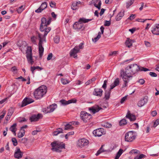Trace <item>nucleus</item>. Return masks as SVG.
Instances as JSON below:
<instances>
[{"instance_id": "obj_58", "label": "nucleus", "mask_w": 159, "mask_h": 159, "mask_svg": "<svg viewBox=\"0 0 159 159\" xmlns=\"http://www.w3.org/2000/svg\"><path fill=\"white\" fill-rule=\"evenodd\" d=\"M50 6L52 7H54L56 6V3L54 2H50Z\"/></svg>"}, {"instance_id": "obj_40", "label": "nucleus", "mask_w": 159, "mask_h": 159, "mask_svg": "<svg viewBox=\"0 0 159 159\" xmlns=\"http://www.w3.org/2000/svg\"><path fill=\"white\" fill-rule=\"evenodd\" d=\"M18 69L17 67L16 66H14L11 67V71L14 74H16L18 73Z\"/></svg>"}, {"instance_id": "obj_11", "label": "nucleus", "mask_w": 159, "mask_h": 159, "mask_svg": "<svg viewBox=\"0 0 159 159\" xmlns=\"http://www.w3.org/2000/svg\"><path fill=\"white\" fill-rule=\"evenodd\" d=\"M148 101V97L146 96L139 101L137 103V105L139 107H141L146 104Z\"/></svg>"}, {"instance_id": "obj_61", "label": "nucleus", "mask_w": 159, "mask_h": 159, "mask_svg": "<svg viewBox=\"0 0 159 159\" xmlns=\"http://www.w3.org/2000/svg\"><path fill=\"white\" fill-rule=\"evenodd\" d=\"M107 80H105L104 81L103 84V85L102 86V87L105 89L106 88V87H107Z\"/></svg>"}, {"instance_id": "obj_33", "label": "nucleus", "mask_w": 159, "mask_h": 159, "mask_svg": "<svg viewBox=\"0 0 159 159\" xmlns=\"http://www.w3.org/2000/svg\"><path fill=\"white\" fill-rule=\"evenodd\" d=\"M63 133V129H62L61 128H58L56 130L54 131L53 134V135L56 136L60 133Z\"/></svg>"}, {"instance_id": "obj_64", "label": "nucleus", "mask_w": 159, "mask_h": 159, "mask_svg": "<svg viewBox=\"0 0 159 159\" xmlns=\"http://www.w3.org/2000/svg\"><path fill=\"white\" fill-rule=\"evenodd\" d=\"M24 135L25 134L22 133L20 131L18 134V137L19 138H21L23 137Z\"/></svg>"}, {"instance_id": "obj_25", "label": "nucleus", "mask_w": 159, "mask_h": 159, "mask_svg": "<svg viewBox=\"0 0 159 159\" xmlns=\"http://www.w3.org/2000/svg\"><path fill=\"white\" fill-rule=\"evenodd\" d=\"M124 11L122 10L116 16V20L117 21L120 20L124 15Z\"/></svg>"}, {"instance_id": "obj_6", "label": "nucleus", "mask_w": 159, "mask_h": 159, "mask_svg": "<svg viewBox=\"0 0 159 159\" xmlns=\"http://www.w3.org/2000/svg\"><path fill=\"white\" fill-rule=\"evenodd\" d=\"M26 56L28 63L33 64L34 60L33 59L32 50L30 47H28L26 52Z\"/></svg>"}, {"instance_id": "obj_7", "label": "nucleus", "mask_w": 159, "mask_h": 159, "mask_svg": "<svg viewBox=\"0 0 159 159\" xmlns=\"http://www.w3.org/2000/svg\"><path fill=\"white\" fill-rule=\"evenodd\" d=\"M136 136L134 133L133 131H129L125 134V139L127 142H131L136 138Z\"/></svg>"}, {"instance_id": "obj_14", "label": "nucleus", "mask_w": 159, "mask_h": 159, "mask_svg": "<svg viewBox=\"0 0 159 159\" xmlns=\"http://www.w3.org/2000/svg\"><path fill=\"white\" fill-rule=\"evenodd\" d=\"M23 154V152H21L20 148H16L14 153V156L15 158L19 159L22 157Z\"/></svg>"}, {"instance_id": "obj_60", "label": "nucleus", "mask_w": 159, "mask_h": 159, "mask_svg": "<svg viewBox=\"0 0 159 159\" xmlns=\"http://www.w3.org/2000/svg\"><path fill=\"white\" fill-rule=\"evenodd\" d=\"M31 39L32 42L35 44L36 42V40L37 39V38L35 36H33L31 38Z\"/></svg>"}, {"instance_id": "obj_46", "label": "nucleus", "mask_w": 159, "mask_h": 159, "mask_svg": "<svg viewBox=\"0 0 159 159\" xmlns=\"http://www.w3.org/2000/svg\"><path fill=\"white\" fill-rule=\"evenodd\" d=\"M24 9V7L23 6H21L20 7L17 9V11L18 13H20Z\"/></svg>"}, {"instance_id": "obj_18", "label": "nucleus", "mask_w": 159, "mask_h": 159, "mask_svg": "<svg viewBox=\"0 0 159 159\" xmlns=\"http://www.w3.org/2000/svg\"><path fill=\"white\" fill-rule=\"evenodd\" d=\"M76 101V100L71 99L66 101L64 99H62L59 101V102L61 105L65 106L72 103H75Z\"/></svg>"}, {"instance_id": "obj_20", "label": "nucleus", "mask_w": 159, "mask_h": 159, "mask_svg": "<svg viewBox=\"0 0 159 159\" xmlns=\"http://www.w3.org/2000/svg\"><path fill=\"white\" fill-rule=\"evenodd\" d=\"M57 107V104L55 103H54L48 107L46 110L45 111V112L46 113H50L52 112Z\"/></svg>"}, {"instance_id": "obj_38", "label": "nucleus", "mask_w": 159, "mask_h": 159, "mask_svg": "<svg viewBox=\"0 0 159 159\" xmlns=\"http://www.w3.org/2000/svg\"><path fill=\"white\" fill-rule=\"evenodd\" d=\"M78 5L77 4V3L75 2H73L71 6V8L73 10H76L78 9Z\"/></svg>"}, {"instance_id": "obj_43", "label": "nucleus", "mask_w": 159, "mask_h": 159, "mask_svg": "<svg viewBox=\"0 0 159 159\" xmlns=\"http://www.w3.org/2000/svg\"><path fill=\"white\" fill-rule=\"evenodd\" d=\"M130 153L134 154H140V152L138 150L136 149H132L129 152Z\"/></svg>"}, {"instance_id": "obj_8", "label": "nucleus", "mask_w": 159, "mask_h": 159, "mask_svg": "<svg viewBox=\"0 0 159 159\" xmlns=\"http://www.w3.org/2000/svg\"><path fill=\"white\" fill-rule=\"evenodd\" d=\"M89 143L88 140L85 138H82L79 139L77 142V147L80 148L87 146Z\"/></svg>"}, {"instance_id": "obj_42", "label": "nucleus", "mask_w": 159, "mask_h": 159, "mask_svg": "<svg viewBox=\"0 0 159 159\" xmlns=\"http://www.w3.org/2000/svg\"><path fill=\"white\" fill-rule=\"evenodd\" d=\"M127 123L126 120L125 119H123L121 120L119 122V125L120 126L124 125Z\"/></svg>"}, {"instance_id": "obj_12", "label": "nucleus", "mask_w": 159, "mask_h": 159, "mask_svg": "<svg viewBox=\"0 0 159 159\" xmlns=\"http://www.w3.org/2000/svg\"><path fill=\"white\" fill-rule=\"evenodd\" d=\"M34 101L32 98L27 97L25 98L22 101L21 107H23L26 106L28 104L33 102Z\"/></svg>"}, {"instance_id": "obj_32", "label": "nucleus", "mask_w": 159, "mask_h": 159, "mask_svg": "<svg viewBox=\"0 0 159 159\" xmlns=\"http://www.w3.org/2000/svg\"><path fill=\"white\" fill-rule=\"evenodd\" d=\"M93 20V18L92 19H86L84 18H80L79 20V22L86 23L89 21H91Z\"/></svg>"}, {"instance_id": "obj_47", "label": "nucleus", "mask_w": 159, "mask_h": 159, "mask_svg": "<svg viewBox=\"0 0 159 159\" xmlns=\"http://www.w3.org/2000/svg\"><path fill=\"white\" fill-rule=\"evenodd\" d=\"M60 38L58 36H56L54 38V40L55 43H58L59 42Z\"/></svg>"}, {"instance_id": "obj_16", "label": "nucleus", "mask_w": 159, "mask_h": 159, "mask_svg": "<svg viewBox=\"0 0 159 159\" xmlns=\"http://www.w3.org/2000/svg\"><path fill=\"white\" fill-rule=\"evenodd\" d=\"M89 110L93 113V114H95L98 112L100 110L102 109V108L98 105H95L91 107H89Z\"/></svg>"}, {"instance_id": "obj_37", "label": "nucleus", "mask_w": 159, "mask_h": 159, "mask_svg": "<svg viewBox=\"0 0 159 159\" xmlns=\"http://www.w3.org/2000/svg\"><path fill=\"white\" fill-rule=\"evenodd\" d=\"M101 37V33L100 32H99L98 33V35L97 36L94 38V39H92L93 41L94 42H96L97 41H98Z\"/></svg>"}, {"instance_id": "obj_17", "label": "nucleus", "mask_w": 159, "mask_h": 159, "mask_svg": "<svg viewBox=\"0 0 159 159\" xmlns=\"http://www.w3.org/2000/svg\"><path fill=\"white\" fill-rule=\"evenodd\" d=\"M47 21L45 17H43L41 19V23L40 26V30L41 32L44 31V27H47L48 25L47 24Z\"/></svg>"}, {"instance_id": "obj_9", "label": "nucleus", "mask_w": 159, "mask_h": 159, "mask_svg": "<svg viewBox=\"0 0 159 159\" xmlns=\"http://www.w3.org/2000/svg\"><path fill=\"white\" fill-rule=\"evenodd\" d=\"M93 134L96 137H100L106 134V132L102 128H99L93 130Z\"/></svg>"}, {"instance_id": "obj_50", "label": "nucleus", "mask_w": 159, "mask_h": 159, "mask_svg": "<svg viewBox=\"0 0 159 159\" xmlns=\"http://www.w3.org/2000/svg\"><path fill=\"white\" fill-rule=\"evenodd\" d=\"M12 142L13 143V144L14 146H16L17 144V142L16 139L15 138H12L11 139Z\"/></svg>"}, {"instance_id": "obj_1", "label": "nucleus", "mask_w": 159, "mask_h": 159, "mask_svg": "<svg viewBox=\"0 0 159 159\" xmlns=\"http://www.w3.org/2000/svg\"><path fill=\"white\" fill-rule=\"evenodd\" d=\"M120 74V76L124 82V87L126 86V84L129 81V78H132V75H134L131 72V70L129 68V66L126 67L125 70L123 69L121 70Z\"/></svg>"}, {"instance_id": "obj_30", "label": "nucleus", "mask_w": 159, "mask_h": 159, "mask_svg": "<svg viewBox=\"0 0 159 159\" xmlns=\"http://www.w3.org/2000/svg\"><path fill=\"white\" fill-rule=\"evenodd\" d=\"M43 68L39 66H31L30 67V70L33 74H34V70H41L43 69Z\"/></svg>"}, {"instance_id": "obj_55", "label": "nucleus", "mask_w": 159, "mask_h": 159, "mask_svg": "<svg viewBox=\"0 0 159 159\" xmlns=\"http://www.w3.org/2000/svg\"><path fill=\"white\" fill-rule=\"evenodd\" d=\"M111 25V21H110L106 20L104 23V25L106 26H109Z\"/></svg>"}, {"instance_id": "obj_5", "label": "nucleus", "mask_w": 159, "mask_h": 159, "mask_svg": "<svg viewBox=\"0 0 159 159\" xmlns=\"http://www.w3.org/2000/svg\"><path fill=\"white\" fill-rule=\"evenodd\" d=\"M80 119L84 123L88 122L92 118V115L84 111H82L80 113Z\"/></svg>"}, {"instance_id": "obj_39", "label": "nucleus", "mask_w": 159, "mask_h": 159, "mask_svg": "<svg viewBox=\"0 0 159 159\" xmlns=\"http://www.w3.org/2000/svg\"><path fill=\"white\" fill-rule=\"evenodd\" d=\"M14 111V109L12 107L10 108L8 111L7 116H11Z\"/></svg>"}, {"instance_id": "obj_22", "label": "nucleus", "mask_w": 159, "mask_h": 159, "mask_svg": "<svg viewBox=\"0 0 159 159\" xmlns=\"http://www.w3.org/2000/svg\"><path fill=\"white\" fill-rule=\"evenodd\" d=\"M91 3H93L94 6L98 8V9H100L101 6V2L100 0H92L91 1Z\"/></svg>"}, {"instance_id": "obj_63", "label": "nucleus", "mask_w": 159, "mask_h": 159, "mask_svg": "<svg viewBox=\"0 0 159 159\" xmlns=\"http://www.w3.org/2000/svg\"><path fill=\"white\" fill-rule=\"evenodd\" d=\"M135 17V15L132 14L128 18V19H130V20H132L134 19Z\"/></svg>"}, {"instance_id": "obj_3", "label": "nucleus", "mask_w": 159, "mask_h": 159, "mask_svg": "<svg viewBox=\"0 0 159 159\" xmlns=\"http://www.w3.org/2000/svg\"><path fill=\"white\" fill-rule=\"evenodd\" d=\"M52 147L51 150L53 152H61L62 149L65 148V144L63 143L55 141L51 143Z\"/></svg>"}, {"instance_id": "obj_10", "label": "nucleus", "mask_w": 159, "mask_h": 159, "mask_svg": "<svg viewBox=\"0 0 159 159\" xmlns=\"http://www.w3.org/2000/svg\"><path fill=\"white\" fill-rule=\"evenodd\" d=\"M129 68L131 70V72L134 75L139 70V66L136 64H131L129 65Z\"/></svg>"}, {"instance_id": "obj_13", "label": "nucleus", "mask_w": 159, "mask_h": 159, "mask_svg": "<svg viewBox=\"0 0 159 159\" xmlns=\"http://www.w3.org/2000/svg\"><path fill=\"white\" fill-rule=\"evenodd\" d=\"M42 118V115L41 114L38 115H33L30 117V120L31 122L38 121L39 119Z\"/></svg>"}, {"instance_id": "obj_2", "label": "nucleus", "mask_w": 159, "mask_h": 159, "mask_svg": "<svg viewBox=\"0 0 159 159\" xmlns=\"http://www.w3.org/2000/svg\"><path fill=\"white\" fill-rule=\"evenodd\" d=\"M47 91V88L44 85H42L36 89L34 92V98L36 99L42 98L46 94Z\"/></svg>"}, {"instance_id": "obj_28", "label": "nucleus", "mask_w": 159, "mask_h": 159, "mask_svg": "<svg viewBox=\"0 0 159 159\" xmlns=\"http://www.w3.org/2000/svg\"><path fill=\"white\" fill-rule=\"evenodd\" d=\"M74 122H70V123L66 124L65 125L64 129L65 130H67L69 129H73V127L72 126V125H74Z\"/></svg>"}, {"instance_id": "obj_52", "label": "nucleus", "mask_w": 159, "mask_h": 159, "mask_svg": "<svg viewBox=\"0 0 159 159\" xmlns=\"http://www.w3.org/2000/svg\"><path fill=\"white\" fill-rule=\"evenodd\" d=\"M152 20V19H138L136 20V21L138 22H144L145 21L147 20Z\"/></svg>"}, {"instance_id": "obj_45", "label": "nucleus", "mask_w": 159, "mask_h": 159, "mask_svg": "<svg viewBox=\"0 0 159 159\" xmlns=\"http://www.w3.org/2000/svg\"><path fill=\"white\" fill-rule=\"evenodd\" d=\"M102 125L104 127L106 128H110L111 127V124H109L107 122L105 123H103Z\"/></svg>"}, {"instance_id": "obj_15", "label": "nucleus", "mask_w": 159, "mask_h": 159, "mask_svg": "<svg viewBox=\"0 0 159 159\" xmlns=\"http://www.w3.org/2000/svg\"><path fill=\"white\" fill-rule=\"evenodd\" d=\"M79 49L77 46H75V48L71 50L70 52V55L71 56H73L74 58H76L77 55L76 54L79 52Z\"/></svg>"}, {"instance_id": "obj_49", "label": "nucleus", "mask_w": 159, "mask_h": 159, "mask_svg": "<svg viewBox=\"0 0 159 159\" xmlns=\"http://www.w3.org/2000/svg\"><path fill=\"white\" fill-rule=\"evenodd\" d=\"M61 82L63 84H66L69 83L70 82L69 81L63 78L61 79Z\"/></svg>"}, {"instance_id": "obj_59", "label": "nucleus", "mask_w": 159, "mask_h": 159, "mask_svg": "<svg viewBox=\"0 0 159 159\" xmlns=\"http://www.w3.org/2000/svg\"><path fill=\"white\" fill-rule=\"evenodd\" d=\"M52 53H50L48 54L47 58V60L48 61L51 60L52 57Z\"/></svg>"}, {"instance_id": "obj_41", "label": "nucleus", "mask_w": 159, "mask_h": 159, "mask_svg": "<svg viewBox=\"0 0 159 159\" xmlns=\"http://www.w3.org/2000/svg\"><path fill=\"white\" fill-rule=\"evenodd\" d=\"M146 155L143 154H140L139 156H137L134 158V159H141L145 158Z\"/></svg>"}, {"instance_id": "obj_35", "label": "nucleus", "mask_w": 159, "mask_h": 159, "mask_svg": "<svg viewBox=\"0 0 159 159\" xmlns=\"http://www.w3.org/2000/svg\"><path fill=\"white\" fill-rule=\"evenodd\" d=\"M123 152V150L122 149H120L117 152L115 159H119Z\"/></svg>"}, {"instance_id": "obj_34", "label": "nucleus", "mask_w": 159, "mask_h": 159, "mask_svg": "<svg viewBox=\"0 0 159 159\" xmlns=\"http://www.w3.org/2000/svg\"><path fill=\"white\" fill-rule=\"evenodd\" d=\"M132 40L129 38H127L125 42V44L127 47L130 48L132 46Z\"/></svg>"}, {"instance_id": "obj_53", "label": "nucleus", "mask_w": 159, "mask_h": 159, "mask_svg": "<svg viewBox=\"0 0 159 159\" xmlns=\"http://www.w3.org/2000/svg\"><path fill=\"white\" fill-rule=\"evenodd\" d=\"M159 124V118L155 120L154 123L153 127H156Z\"/></svg>"}, {"instance_id": "obj_24", "label": "nucleus", "mask_w": 159, "mask_h": 159, "mask_svg": "<svg viewBox=\"0 0 159 159\" xmlns=\"http://www.w3.org/2000/svg\"><path fill=\"white\" fill-rule=\"evenodd\" d=\"M103 92L102 90L100 89H95L93 92V94L97 96L101 97L102 95Z\"/></svg>"}, {"instance_id": "obj_29", "label": "nucleus", "mask_w": 159, "mask_h": 159, "mask_svg": "<svg viewBox=\"0 0 159 159\" xmlns=\"http://www.w3.org/2000/svg\"><path fill=\"white\" fill-rule=\"evenodd\" d=\"M16 125L17 124L16 123H14L11 126L9 129L10 130L13 132L15 135H16Z\"/></svg>"}, {"instance_id": "obj_36", "label": "nucleus", "mask_w": 159, "mask_h": 159, "mask_svg": "<svg viewBox=\"0 0 159 159\" xmlns=\"http://www.w3.org/2000/svg\"><path fill=\"white\" fill-rule=\"evenodd\" d=\"M47 27H44V36L43 38L44 37H45L47 35V34L50 31V30H51V28L50 27H48L46 28Z\"/></svg>"}, {"instance_id": "obj_44", "label": "nucleus", "mask_w": 159, "mask_h": 159, "mask_svg": "<svg viewBox=\"0 0 159 159\" xmlns=\"http://www.w3.org/2000/svg\"><path fill=\"white\" fill-rule=\"evenodd\" d=\"M27 127V125H25L23 126H22L20 129V132H21L23 134H24L25 133V130L24 129L26 128Z\"/></svg>"}, {"instance_id": "obj_48", "label": "nucleus", "mask_w": 159, "mask_h": 159, "mask_svg": "<svg viewBox=\"0 0 159 159\" xmlns=\"http://www.w3.org/2000/svg\"><path fill=\"white\" fill-rule=\"evenodd\" d=\"M105 151H104L102 148V147H101L100 149L97 151V153L96 154V156H98L100 153L101 152H105Z\"/></svg>"}, {"instance_id": "obj_31", "label": "nucleus", "mask_w": 159, "mask_h": 159, "mask_svg": "<svg viewBox=\"0 0 159 159\" xmlns=\"http://www.w3.org/2000/svg\"><path fill=\"white\" fill-rule=\"evenodd\" d=\"M111 90L110 89L109 91L106 90L105 91L104 98H105L106 100H108L110 98Z\"/></svg>"}, {"instance_id": "obj_19", "label": "nucleus", "mask_w": 159, "mask_h": 159, "mask_svg": "<svg viewBox=\"0 0 159 159\" xmlns=\"http://www.w3.org/2000/svg\"><path fill=\"white\" fill-rule=\"evenodd\" d=\"M126 118L129 119L130 121H134L136 120V117L135 116L132 114H131L129 111L128 110L126 116Z\"/></svg>"}, {"instance_id": "obj_4", "label": "nucleus", "mask_w": 159, "mask_h": 159, "mask_svg": "<svg viewBox=\"0 0 159 159\" xmlns=\"http://www.w3.org/2000/svg\"><path fill=\"white\" fill-rule=\"evenodd\" d=\"M38 36L39 38V57L41 58L43 55L44 48L42 46L43 41L46 42L45 37L43 38L44 35L38 33Z\"/></svg>"}, {"instance_id": "obj_62", "label": "nucleus", "mask_w": 159, "mask_h": 159, "mask_svg": "<svg viewBox=\"0 0 159 159\" xmlns=\"http://www.w3.org/2000/svg\"><path fill=\"white\" fill-rule=\"evenodd\" d=\"M117 52L116 51L111 52L109 54V56H111L113 55H116L117 54Z\"/></svg>"}, {"instance_id": "obj_56", "label": "nucleus", "mask_w": 159, "mask_h": 159, "mask_svg": "<svg viewBox=\"0 0 159 159\" xmlns=\"http://www.w3.org/2000/svg\"><path fill=\"white\" fill-rule=\"evenodd\" d=\"M137 82L139 83L141 85L143 84L145 82V81L143 79H140L137 81Z\"/></svg>"}, {"instance_id": "obj_54", "label": "nucleus", "mask_w": 159, "mask_h": 159, "mask_svg": "<svg viewBox=\"0 0 159 159\" xmlns=\"http://www.w3.org/2000/svg\"><path fill=\"white\" fill-rule=\"evenodd\" d=\"M150 70L148 68H146L143 67H139V70L142 71H149Z\"/></svg>"}, {"instance_id": "obj_21", "label": "nucleus", "mask_w": 159, "mask_h": 159, "mask_svg": "<svg viewBox=\"0 0 159 159\" xmlns=\"http://www.w3.org/2000/svg\"><path fill=\"white\" fill-rule=\"evenodd\" d=\"M47 6V3L46 2H43L41 5L40 7L38 9L35 11V12L37 13L41 12L42 11L45 9Z\"/></svg>"}, {"instance_id": "obj_26", "label": "nucleus", "mask_w": 159, "mask_h": 159, "mask_svg": "<svg viewBox=\"0 0 159 159\" xmlns=\"http://www.w3.org/2000/svg\"><path fill=\"white\" fill-rule=\"evenodd\" d=\"M73 27L75 29H80L83 27V25L81 23L79 22H76L73 25Z\"/></svg>"}, {"instance_id": "obj_23", "label": "nucleus", "mask_w": 159, "mask_h": 159, "mask_svg": "<svg viewBox=\"0 0 159 159\" xmlns=\"http://www.w3.org/2000/svg\"><path fill=\"white\" fill-rule=\"evenodd\" d=\"M152 33L154 35H159V24L156 25L151 31Z\"/></svg>"}, {"instance_id": "obj_51", "label": "nucleus", "mask_w": 159, "mask_h": 159, "mask_svg": "<svg viewBox=\"0 0 159 159\" xmlns=\"http://www.w3.org/2000/svg\"><path fill=\"white\" fill-rule=\"evenodd\" d=\"M134 0H130L129 2L127 3L126 7L128 8L134 2Z\"/></svg>"}, {"instance_id": "obj_27", "label": "nucleus", "mask_w": 159, "mask_h": 159, "mask_svg": "<svg viewBox=\"0 0 159 159\" xmlns=\"http://www.w3.org/2000/svg\"><path fill=\"white\" fill-rule=\"evenodd\" d=\"M120 81L118 78H117L114 81L113 84H112L110 85V90L113 89L116 86L118 85L119 84Z\"/></svg>"}, {"instance_id": "obj_57", "label": "nucleus", "mask_w": 159, "mask_h": 159, "mask_svg": "<svg viewBox=\"0 0 159 159\" xmlns=\"http://www.w3.org/2000/svg\"><path fill=\"white\" fill-rule=\"evenodd\" d=\"M127 98V96H125V97H123L121 99L120 102L121 103H123L125 101Z\"/></svg>"}]
</instances>
